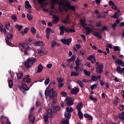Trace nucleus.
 Returning <instances> with one entry per match:
<instances>
[{
	"mask_svg": "<svg viewBox=\"0 0 124 124\" xmlns=\"http://www.w3.org/2000/svg\"><path fill=\"white\" fill-rule=\"evenodd\" d=\"M25 7H26V8L28 10H31V5H25Z\"/></svg>",
	"mask_w": 124,
	"mask_h": 124,
	"instance_id": "obj_58",
	"label": "nucleus"
},
{
	"mask_svg": "<svg viewBox=\"0 0 124 124\" xmlns=\"http://www.w3.org/2000/svg\"><path fill=\"white\" fill-rule=\"evenodd\" d=\"M77 83H78L81 88H83L84 86V83H83L82 81H81L80 80H78V81H77Z\"/></svg>",
	"mask_w": 124,
	"mask_h": 124,
	"instance_id": "obj_32",
	"label": "nucleus"
},
{
	"mask_svg": "<svg viewBox=\"0 0 124 124\" xmlns=\"http://www.w3.org/2000/svg\"><path fill=\"white\" fill-rule=\"evenodd\" d=\"M119 98L118 96L115 97V100L114 101V104L116 105L117 103H119Z\"/></svg>",
	"mask_w": 124,
	"mask_h": 124,
	"instance_id": "obj_55",
	"label": "nucleus"
},
{
	"mask_svg": "<svg viewBox=\"0 0 124 124\" xmlns=\"http://www.w3.org/2000/svg\"><path fill=\"white\" fill-rule=\"evenodd\" d=\"M15 28L18 29V31H20L21 30H22L23 26L22 25H19L18 24H16L15 25Z\"/></svg>",
	"mask_w": 124,
	"mask_h": 124,
	"instance_id": "obj_39",
	"label": "nucleus"
},
{
	"mask_svg": "<svg viewBox=\"0 0 124 124\" xmlns=\"http://www.w3.org/2000/svg\"><path fill=\"white\" fill-rule=\"evenodd\" d=\"M119 109L120 110V111H123L124 109V105H120L119 107Z\"/></svg>",
	"mask_w": 124,
	"mask_h": 124,
	"instance_id": "obj_57",
	"label": "nucleus"
},
{
	"mask_svg": "<svg viewBox=\"0 0 124 124\" xmlns=\"http://www.w3.org/2000/svg\"><path fill=\"white\" fill-rule=\"evenodd\" d=\"M55 46L59 47L60 46V44L57 43L56 41H53L51 43V47L54 48Z\"/></svg>",
	"mask_w": 124,
	"mask_h": 124,
	"instance_id": "obj_23",
	"label": "nucleus"
},
{
	"mask_svg": "<svg viewBox=\"0 0 124 124\" xmlns=\"http://www.w3.org/2000/svg\"><path fill=\"white\" fill-rule=\"evenodd\" d=\"M97 88V84H95L94 85H92V86H91V90H94Z\"/></svg>",
	"mask_w": 124,
	"mask_h": 124,
	"instance_id": "obj_52",
	"label": "nucleus"
},
{
	"mask_svg": "<svg viewBox=\"0 0 124 124\" xmlns=\"http://www.w3.org/2000/svg\"><path fill=\"white\" fill-rule=\"evenodd\" d=\"M97 80V77L95 76H93L92 77V81H95Z\"/></svg>",
	"mask_w": 124,
	"mask_h": 124,
	"instance_id": "obj_62",
	"label": "nucleus"
},
{
	"mask_svg": "<svg viewBox=\"0 0 124 124\" xmlns=\"http://www.w3.org/2000/svg\"><path fill=\"white\" fill-rule=\"evenodd\" d=\"M79 92V89L78 87H76V89H71V93L74 95H76Z\"/></svg>",
	"mask_w": 124,
	"mask_h": 124,
	"instance_id": "obj_14",
	"label": "nucleus"
},
{
	"mask_svg": "<svg viewBox=\"0 0 124 124\" xmlns=\"http://www.w3.org/2000/svg\"><path fill=\"white\" fill-rule=\"evenodd\" d=\"M60 94L62 95V97H65L67 96V94L64 91H62L60 93Z\"/></svg>",
	"mask_w": 124,
	"mask_h": 124,
	"instance_id": "obj_47",
	"label": "nucleus"
},
{
	"mask_svg": "<svg viewBox=\"0 0 124 124\" xmlns=\"http://www.w3.org/2000/svg\"><path fill=\"white\" fill-rule=\"evenodd\" d=\"M29 46L27 43H26L25 42H24V45L22 46V48H24V49H29Z\"/></svg>",
	"mask_w": 124,
	"mask_h": 124,
	"instance_id": "obj_37",
	"label": "nucleus"
},
{
	"mask_svg": "<svg viewBox=\"0 0 124 124\" xmlns=\"http://www.w3.org/2000/svg\"><path fill=\"white\" fill-rule=\"evenodd\" d=\"M66 104L67 106L70 107L74 105V99L73 98L67 96L65 98Z\"/></svg>",
	"mask_w": 124,
	"mask_h": 124,
	"instance_id": "obj_7",
	"label": "nucleus"
},
{
	"mask_svg": "<svg viewBox=\"0 0 124 124\" xmlns=\"http://www.w3.org/2000/svg\"><path fill=\"white\" fill-rule=\"evenodd\" d=\"M64 1H60L59 2V5L60 6H62L63 9L65 10V12H67V10L65 9V7L67 8V9L71 11H75L76 8L74 6L71 5L70 2L68 1H66V4Z\"/></svg>",
	"mask_w": 124,
	"mask_h": 124,
	"instance_id": "obj_2",
	"label": "nucleus"
},
{
	"mask_svg": "<svg viewBox=\"0 0 124 124\" xmlns=\"http://www.w3.org/2000/svg\"><path fill=\"white\" fill-rule=\"evenodd\" d=\"M7 39L8 40H11L13 38V35L10 33H8L6 34Z\"/></svg>",
	"mask_w": 124,
	"mask_h": 124,
	"instance_id": "obj_27",
	"label": "nucleus"
},
{
	"mask_svg": "<svg viewBox=\"0 0 124 124\" xmlns=\"http://www.w3.org/2000/svg\"><path fill=\"white\" fill-rule=\"evenodd\" d=\"M64 116H65V119H70L72 115L71 114V112H65Z\"/></svg>",
	"mask_w": 124,
	"mask_h": 124,
	"instance_id": "obj_24",
	"label": "nucleus"
},
{
	"mask_svg": "<svg viewBox=\"0 0 124 124\" xmlns=\"http://www.w3.org/2000/svg\"><path fill=\"white\" fill-rule=\"evenodd\" d=\"M31 32L32 33V34H35L36 33V29H35V28L34 27H32L31 28Z\"/></svg>",
	"mask_w": 124,
	"mask_h": 124,
	"instance_id": "obj_48",
	"label": "nucleus"
},
{
	"mask_svg": "<svg viewBox=\"0 0 124 124\" xmlns=\"http://www.w3.org/2000/svg\"><path fill=\"white\" fill-rule=\"evenodd\" d=\"M60 34L61 35H63L64 34V31L67 33H70V32H75V30L73 29H68V28L65 27V26H62L60 27Z\"/></svg>",
	"mask_w": 124,
	"mask_h": 124,
	"instance_id": "obj_3",
	"label": "nucleus"
},
{
	"mask_svg": "<svg viewBox=\"0 0 124 124\" xmlns=\"http://www.w3.org/2000/svg\"><path fill=\"white\" fill-rule=\"evenodd\" d=\"M36 58H29L27 62L24 63V66H26L27 68H30L31 66L33 64V63L36 62Z\"/></svg>",
	"mask_w": 124,
	"mask_h": 124,
	"instance_id": "obj_4",
	"label": "nucleus"
},
{
	"mask_svg": "<svg viewBox=\"0 0 124 124\" xmlns=\"http://www.w3.org/2000/svg\"><path fill=\"white\" fill-rule=\"evenodd\" d=\"M78 115L80 120H81L83 118V113L81 110L78 111Z\"/></svg>",
	"mask_w": 124,
	"mask_h": 124,
	"instance_id": "obj_34",
	"label": "nucleus"
},
{
	"mask_svg": "<svg viewBox=\"0 0 124 124\" xmlns=\"http://www.w3.org/2000/svg\"><path fill=\"white\" fill-rule=\"evenodd\" d=\"M5 27H6L7 30L10 31V33L13 32L14 28L12 27V26H10V24L9 22L6 23V25H5Z\"/></svg>",
	"mask_w": 124,
	"mask_h": 124,
	"instance_id": "obj_9",
	"label": "nucleus"
},
{
	"mask_svg": "<svg viewBox=\"0 0 124 124\" xmlns=\"http://www.w3.org/2000/svg\"><path fill=\"white\" fill-rule=\"evenodd\" d=\"M46 34H49V32L51 31V33H53L52 30L51 29V28H47L46 29Z\"/></svg>",
	"mask_w": 124,
	"mask_h": 124,
	"instance_id": "obj_45",
	"label": "nucleus"
},
{
	"mask_svg": "<svg viewBox=\"0 0 124 124\" xmlns=\"http://www.w3.org/2000/svg\"><path fill=\"white\" fill-rule=\"evenodd\" d=\"M43 66H42V64H40V65H38V67H37V73H40L42 72V70H43Z\"/></svg>",
	"mask_w": 124,
	"mask_h": 124,
	"instance_id": "obj_20",
	"label": "nucleus"
},
{
	"mask_svg": "<svg viewBox=\"0 0 124 124\" xmlns=\"http://www.w3.org/2000/svg\"><path fill=\"white\" fill-rule=\"evenodd\" d=\"M57 81H58V83H62L63 82V79L62 78H57Z\"/></svg>",
	"mask_w": 124,
	"mask_h": 124,
	"instance_id": "obj_49",
	"label": "nucleus"
},
{
	"mask_svg": "<svg viewBox=\"0 0 124 124\" xmlns=\"http://www.w3.org/2000/svg\"><path fill=\"white\" fill-rule=\"evenodd\" d=\"M79 62H80V60L78 58H77V60H76L75 63L76 66H79Z\"/></svg>",
	"mask_w": 124,
	"mask_h": 124,
	"instance_id": "obj_43",
	"label": "nucleus"
},
{
	"mask_svg": "<svg viewBox=\"0 0 124 124\" xmlns=\"http://www.w3.org/2000/svg\"><path fill=\"white\" fill-rule=\"evenodd\" d=\"M93 34L94 36L97 37L98 39H101V38H102V36L99 35L100 33L97 31H94Z\"/></svg>",
	"mask_w": 124,
	"mask_h": 124,
	"instance_id": "obj_18",
	"label": "nucleus"
},
{
	"mask_svg": "<svg viewBox=\"0 0 124 124\" xmlns=\"http://www.w3.org/2000/svg\"><path fill=\"white\" fill-rule=\"evenodd\" d=\"M72 61V62H75L76 60V55H73L72 56H71V58L69 59Z\"/></svg>",
	"mask_w": 124,
	"mask_h": 124,
	"instance_id": "obj_54",
	"label": "nucleus"
},
{
	"mask_svg": "<svg viewBox=\"0 0 124 124\" xmlns=\"http://www.w3.org/2000/svg\"><path fill=\"white\" fill-rule=\"evenodd\" d=\"M50 81V79L49 78H47L46 79V80H45V85H48Z\"/></svg>",
	"mask_w": 124,
	"mask_h": 124,
	"instance_id": "obj_53",
	"label": "nucleus"
},
{
	"mask_svg": "<svg viewBox=\"0 0 124 124\" xmlns=\"http://www.w3.org/2000/svg\"><path fill=\"white\" fill-rule=\"evenodd\" d=\"M21 89L25 91H28L30 90V88L27 86L25 82H22V83H21Z\"/></svg>",
	"mask_w": 124,
	"mask_h": 124,
	"instance_id": "obj_13",
	"label": "nucleus"
},
{
	"mask_svg": "<svg viewBox=\"0 0 124 124\" xmlns=\"http://www.w3.org/2000/svg\"><path fill=\"white\" fill-rule=\"evenodd\" d=\"M96 67V72L99 74H101L103 73V69H104V64L102 63L97 62L95 64Z\"/></svg>",
	"mask_w": 124,
	"mask_h": 124,
	"instance_id": "obj_5",
	"label": "nucleus"
},
{
	"mask_svg": "<svg viewBox=\"0 0 124 124\" xmlns=\"http://www.w3.org/2000/svg\"><path fill=\"white\" fill-rule=\"evenodd\" d=\"M52 18H53L52 22L54 24H57V22H58L60 20L59 16H56V15H53Z\"/></svg>",
	"mask_w": 124,
	"mask_h": 124,
	"instance_id": "obj_11",
	"label": "nucleus"
},
{
	"mask_svg": "<svg viewBox=\"0 0 124 124\" xmlns=\"http://www.w3.org/2000/svg\"><path fill=\"white\" fill-rule=\"evenodd\" d=\"M53 110H54V112L56 113L57 111H60V110H61V108H60V106H54L53 107Z\"/></svg>",
	"mask_w": 124,
	"mask_h": 124,
	"instance_id": "obj_26",
	"label": "nucleus"
},
{
	"mask_svg": "<svg viewBox=\"0 0 124 124\" xmlns=\"http://www.w3.org/2000/svg\"><path fill=\"white\" fill-rule=\"evenodd\" d=\"M123 62L122 60H120L119 59H117V60L115 61V63H118L119 65H122Z\"/></svg>",
	"mask_w": 124,
	"mask_h": 124,
	"instance_id": "obj_30",
	"label": "nucleus"
},
{
	"mask_svg": "<svg viewBox=\"0 0 124 124\" xmlns=\"http://www.w3.org/2000/svg\"><path fill=\"white\" fill-rule=\"evenodd\" d=\"M50 3L51 4V9L54 10L55 9L54 5H55L56 4L58 3V0H51Z\"/></svg>",
	"mask_w": 124,
	"mask_h": 124,
	"instance_id": "obj_12",
	"label": "nucleus"
},
{
	"mask_svg": "<svg viewBox=\"0 0 124 124\" xmlns=\"http://www.w3.org/2000/svg\"><path fill=\"white\" fill-rule=\"evenodd\" d=\"M45 96H49V98L51 100H53L52 103L53 104H56L57 100H56V97L57 94L54 91L53 89H51L50 90H46L45 91Z\"/></svg>",
	"mask_w": 124,
	"mask_h": 124,
	"instance_id": "obj_1",
	"label": "nucleus"
},
{
	"mask_svg": "<svg viewBox=\"0 0 124 124\" xmlns=\"http://www.w3.org/2000/svg\"><path fill=\"white\" fill-rule=\"evenodd\" d=\"M83 105H84V104L82 102H80L78 103V105H77L76 108L78 109V111H81V107H83Z\"/></svg>",
	"mask_w": 124,
	"mask_h": 124,
	"instance_id": "obj_16",
	"label": "nucleus"
},
{
	"mask_svg": "<svg viewBox=\"0 0 124 124\" xmlns=\"http://www.w3.org/2000/svg\"><path fill=\"white\" fill-rule=\"evenodd\" d=\"M80 23H81V25L83 26V28H84V27H86L87 26V24L86 23V20H80Z\"/></svg>",
	"mask_w": 124,
	"mask_h": 124,
	"instance_id": "obj_33",
	"label": "nucleus"
},
{
	"mask_svg": "<svg viewBox=\"0 0 124 124\" xmlns=\"http://www.w3.org/2000/svg\"><path fill=\"white\" fill-rule=\"evenodd\" d=\"M95 26L97 28H100L101 26H102V24L101 23V21H99L97 23H96Z\"/></svg>",
	"mask_w": 124,
	"mask_h": 124,
	"instance_id": "obj_38",
	"label": "nucleus"
},
{
	"mask_svg": "<svg viewBox=\"0 0 124 124\" xmlns=\"http://www.w3.org/2000/svg\"><path fill=\"white\" fill-rule=\"evenodd\" d=\"M12 20H14V21H16L17 20V17L15 15H13L11 16Z\"/></svg>",
	"mask_w": 124,
	"mask_h": 124,
	"instance_id": "obj_60",
	"label": "nucleus"
},
{
	"mask_svg": "<svg viewBox=\"0 0 124 124\" xmlns=\"http://www.w3.org/2000/svg\"><path fill=\"white\" fill-rule=\"evenodd\" d=\"M22 83H24V82L27 83H31V78H27L26 79H25L24 81H23V79H22Z\"/></svg>",
	"mask_w": 124,
	"mask_h": 124,
	"instance_id": "obj_42",
	"label": "nucleus"
},
{
	"mask_svg": "<svg viewBox=\"0 0 124 124\" xmlns=\"http://www.w3.org/2000/svg\"><path fill=\"white\" fill-rule=\"evenodd\" d=\"M29 119L30 121H31V122L33 124L34 123V121H35V120L36 119V118L34 116H33L32 114H31L29 116Z\"/></svg>",
	"mask_w": 124,
	"mask_h": 124,
	"instance_id": "obj_25",
	"label": "nucleus"
},
{
	"mask_svg": "<svg viewBox=\"0 0 124 124\" xmlns=\"http://www.w3.org/2000/svg\"><path fill=\"white\" fill-rule=\"evenodd\" d=\"M21 52H24V54L26 56H29L30 55L29 49L21 48Z\"/></svg>",
	"mask_w": 124,
	"mask_h": 124,
	"instance_id": "obj_17",
	"label": "nucleus"
},
{
	"mask_svg": "<svg viewBox=\"0 0 124 124\" xmlns=\"http://www.w3.org/2000/svg\"><path fill=\"white\" fill-rule=\"evenodd\" d=\"M116 71L120 73H123L124 72V67L121 68L120 66H117V69H116Z\"/></svg>",
	"mask_w": 124,
	"mask_h": 124,
	"instance_id": "obj_15",
	"label": "nucleus"
},
{
	"mask_svg": "<svg viewBox=\"0 0 124 124\" xmlns=\"http://www.w3.org/2000/svg\"><path fill=\"white\" fill-rule=\"evenodd\" d=\"M8 86H9V88H10V89H12V87H13V81H12V79L9 80Z\"/></svg>",
	"mask_w": 124,
	"mask_h": 124,
	"instance_id": "obj_31",
	"label": "nucleus"
},
{
	"mask_svg": "<svg viewBox=\"0 0 124 124\" xmlns=\"http://www.w3.org/2000/svg\"><path fill=\"white\" fill-rule=\"evenodd\" d=\"M35 105H36L37 108H42L41 103H40V102L39 101L36 102L35 103Z\"/></svg>",
	"mask_w": 124,
	"mask_h": 124,
	"instance_id": "obj_46",
	"label": "nucleus"
},
{
	"mask_svg": "<svg viewBox=\"0 0 124 124\" xmlns=\"http://www.w3.org/2000/svg\"><path fill=\"white\" fill-rule=\"evenodd\" d=\"M63 45H67L68 46H70V44L72 42V38H69L67 39H63L61 40Z\"/></svg>",
	"mask_w": 124,
	"mask_h": 124,
	"instance_id": "obj_10",
	"label": "nucleus"
},
{
	"mask_svg": "<svg viewBox=\"0 0 124 124\" xmlns=\"http://www.w3.org/2000/svg\"><path fill=\"white\" fill-rule=\"evenodd\" d=\"M69 21H70V16L68 15H67V17H66L65 18H64L62 22L63 24H68Z\"/></svg>",
	"mask_w": 124,
	"mask_h": 124,
	"instance_id": "obj_19",
	"label": "nucleus"
},
{
	"mask_svg": "<svg viewBox=\"0 0 124 124\" xmlns=\"http://www.w3.org/2000/svg\"><path fill=\"white\" fill-rule=\"evenodd\" d=\"M83 28H84L85 30H87L86 31H92V29H91V28H90V27H86L84 26V27H83Z\"/></svg>",
	"mask_w": 124,
	"mask_h": 124,
	"instance_id": "obj_59",
	"label": "nucleus"
},
{
	"mask_svg": "<svg viewBox=\"0 0 124 124\" xmlns=\"http://www.w3.org/2000/svg\"><path fill=\"white\" fill-rule=\"evenodd\" d=\"M17 78L19 79H22L23 78V74L22 73H19L17 74Z\"/></svg>",
	"mask_w": 124,
	"mask_h": 124,
	"instance_id": "obj_41",
	"label": "nucleus"
},
{
	"mask_svg": "<svg viewBox=\"0 0 124 124\" xmlns=\"http://www.w3.org/2000/svg\"><path fill=\"white\" fill-rule=\"evenodd\" d=\"M101 30L102 31H107L108 30V27L107 26H104L103 27L102 29H101Z\"/></svg>",
	"mask_w": 124,
	"mask_h": 124,
	"instance_id": "obj_63",
	"label": "nucleus"
},
{
	"mask_svg": "<svg viewBox=\"0 0 124 124\" xmlns=\"http://www.w3.org/2000/svg\"><path fill=\"white\" fill-rule=\"evenodd\" d=\"M61 123L62 124H70L69 120L67 119L62 120Z\"/></svg>",
	"mask_w": 124,
	"mask_h": 124,
	"instance_id": "obj_44",
	"label": "nucleus"
},
{
	"mask_svg": "<svg viewBox=\"0 0 124 124\" xmlns=\"http://www.w3.org/2000/svg\"><path fill=\"white\" fill-rule=\"evenodd\" d=\"M26 17L27 18H28V19L29 20H32L33 16H32V15L31 14H27Z\"/></svg>",
	"mask_w": 124,
	"mask_h": 124,
	"instance_id": "obj_40",
	"label": "nucleus"
},
{
	"mask_svg": "<svg viewBox=\"0 0 124 124\" xmlns=\"http://www.w3.org/2000/svg\"><path fill=\"white\" fill-rule=\"evenodd\" d=\"M46 0H37V2H38L39 4H42V3H43Z\"/></svg>",
	"mask_w": 124,
	"mask_h": 124,
	"instance_id": "obj_61",
	"label": "nucleus"
},
{
	"mask_svg": "<svg viewBox=\"0 0 124 124\" xmlns=\"http://www.w3.org/2000/svg\"><path fill=\"white\" fill-rule=\"evenodd\" d=\"M121 11L120 10H117V12H115V14H114L113 16H111L112 18L118 19L119 18V16H118V14L120 13Z\"/></svg>",
	"mask_w": 124,
	"mask_h": 124,
	"instance_id": "obj_22",
	"label": "nucleus"
},
{
	"mask_svg": "<svg viewBox=\"0 0 124 124\" xmlns=\"http://www.w3.org/2000/svg\"><path fill=\"white\" fill-rule=\"evenodd\" d=\"M83 72H84V74H85V75L90 77L91 73L89 72L86 69H84V70H83Z\"/></svg>",
	"mask_w": 124,
	"mask_h": 124,
	"instance_id": "obj_50",
	"label": "nucleus"
},
{
	"mask_svg": "<svg viewBox=\"0 0 124 124\" xmlns=\"http://www.w3.org/2000/svg\"><path fill=\"white\" fill-rule=\"evenodd\" d=\"M87 60L91 62L92 64H95L96 62V58L94 56L90 55L88 57H87Z\"/></svg>",
	"mask_w": 124,
	"mask_h": 124,
	"instance_id": "obj_8",
	"label": "nucleus"
},
{
	"mask_svg": "<svg viewBox=\"0 0 124 124\" xmlns=\"http://www.w3.org/2000/svg\"><path fill=\"white\" fill-rule=\"evenodd\" d=\"M73 111H74V109L72 107H71L70 108V107H67V108H66V111H67V113H72L73 112Z\"/></svg>",
	"mask_w": 124,
	"mask_h": 124,
	"instance_id": "obj_28",
	"label": "nucleus"
},
{
	"mask_svg": "<svg viewBox=\"0 0 124 124\" xmlns=\"http://www.w3.org/2000/svg\"><path fill=\"white\" fill-rule=\"evenodd\" d=\"M44 45V43L42 41H38L35 43V46H43Z\"/></svg>",
	"mask_w": 124,
	"mask_h": 124,
	"instance_id": "obj_36",
	"label": "nucleus"
},
{
	"mask_svg": "<svg viewBox=\"0 0 124 124\" xmlns=\"http://www.w3.org/2000/svg\"><path fill=\"white\" fill-rule=\"evenodd\" d=\"M121 49L118 46H114V51H120Z\"/></svg>",
	"mask_w": 124,
	"mask_h": 124,
	"instance_id": "obj_56",
	"label": "nucleus"
},
{
	"mask_svg": "<svg viewBox=\"0 0 124 124\" xmlns=\"http://www.w3.org/2000/svg\"><path fill=\"white\" fill-rule=\"evenodd\" d=\"M63 86V83H60L58 84V88L59 89H61L62 87Z\"/></svg>",
	"mask_w": 124,
	"mask_h": 124,
	"instance_id": "obj_64",
	"label": "nucleus"
},
{
	"mask_svg": "<svg viewBox=\"0 0 124 124\" xmlns=\"http://www.w3.org/2000/svg\"><path fill=\"white\" fill-rule=\"evenodd\" d=\"M83 116H84L85 118L88 119L89 121H92V120H93L92 116L88 114H84V115H83Z\"/></svg>",
	"mask_w": 124,
	"mask_h": 124,
	"instance_id": "obj_21",
	"label": "nucleus"
},
{
	"mask_svg": "<svg viewBox=\"0 0 124 124\" xmlns=\"http://www.w3.org/2000/svg\"><path fill=\"white\" fill-rule=\"evenodd\" d=\"M118 118L120 119L121 120H124V111H123L121 113L118 114Z\"/></svg>",
	"mask_w": 124,
	"mask_h": 124,
	"instance_id": "obj_29",
	"label": "nucleus"
},
{
	"mask_svg": "<svg viewBox=\"0 0 124 124\" xmlns=\"http://www.w3.org/2000/svg\"><path fill=\"white\" fill-rule=\"evenodd\" d=\"M53 113L52 110L48 109L47 111V115H45L44 116V121L45 123H46L48 121V117L52 119L53 118Z\"/></svg>",
	"mask_w": 124,
	"mask_h": 124,
	"instance_id": "obj_6",
	"label": "nucleus"
},
{
	"mask_svg": "<svg viewBox=\"0 0 124 124\" xmlns=\"http://www.w3.org/2000/svg\"><path fill=\"white\" fill-rule=\"evenodd\" d=\"M71 77H78V76H79V73H78V72H71V74H70Z\"/></svg>",
	"mask_w": 124,
	"mask_h": 124,
	"instance_id": "obj_35",
	"label": "nucleus"
},
{
	"mask_svg": "<svg viewBox=\"0 0 124 124\" xmlns=\"http://www.w3.org/2000/svg\"><path fill=\"white\" fill-rule=\"evenodd\" d=\"M11 40H6V44L10 46H12V44L11 42H10Z\"/></svg>",
	"mask_w": 124,
	"mask_h": 124,
	"instance_id": "obj_51",
	"label": "nucleus"
}]
</instances>
